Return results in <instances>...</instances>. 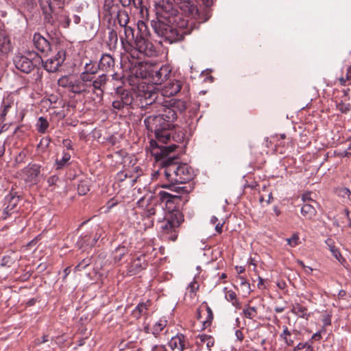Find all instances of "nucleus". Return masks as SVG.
Returning a JSON list of instances; mask_svg holds the SVG:
<instances>
[{"label":"nucleus","mask_w":351,"mask_h":351,"mask_svg":"<svg viewBox=\"0 0 351 351\" xmlns=\"http://www.w3.org/2000/svg\"><path fill=\"white\" fill-rule=\"evenodd\" d=\"M158 106L160 113L146 117L144 123L149 131L154 133L156 139L167 142L171 138L170 130L174 128L178 118L177 112H184L186 109V104L181 99H170Z\"/></svg>","instance_id":"obj_3"},{"label":"nucleus","mask_w":351,"mask_h":351,"mask_svg":"<svg viewBox=\"0 0 351 351\" xmlns=\"http://www.w3.org/2000/svg\"><path fill=\"white\" fill-rule=\"evenodd\" d=\"M328 245L329 250L331 252L333 256L342 265H344L346 263V259L342 256L339 249L334 245V241L332 239H327L325 241Z\"/></svg>","instance_id":"obj_24"},{"label":"nucleus","mask_w":351,"mask_h":351,"mask_svg":"<svg viewBox=\"0 0 351 351\" xmlns=\"http://www.w3.org/2000/svg\"><path fill=\"white\" fill-rule=\"evenodd\" d=\"M245 317L252 319L257 315V308L246 305L243 311Z\"/></svg>","instance_id":"obj_33"},{"label":"nucleus","mask_w":351,"mask_h":351,"mask_svg":"<svg viewBox=\"0 0 351 351\" xmlns=\"http://www.w3.org/2000/svg\"><path fill=\"white\" fill-rule=\"evenodd\" d=\"M32 42L37 51L43 53H47L51 49V44L47 38L40 33L36 32L34 34Z\"/></svg>","instance_id":"obj_18"},{"label":"nucleus","mask_w":351,"mask_h":351,"mask_svg":"<svg viewBox=\"0 0 351 351\" xmlns=\"http://www.w3.org/2000/svg\"><path fill=\"white\" fill-rule=\"evenodd\" d=\"M171 130H170V133L171 134ZM185 138V134L184 133L182 132V131H180L178 132L177 134H175L174 135L171 136V138L169 141H168L167 142H162V141H160L157 139V141L160 143H165V144H167V143H170L171 141V139L176 142V143H180V142H182L184 141Z\"/></svg>","instance_id":"obj_36"},{"label":"nucleus","mask_w":351,"mask_h":351,"mask_svg":"<svg viewBox=\"0 0 351 351\" xmlns=\"http://www.w3.org/2000/svg\"><path fill=\"white\" fill-rule=\"evenodd\" d=\"M274 311L278 313H282L285 311V308L282 306H276V307H275Z\"/></svg>","instance_id":"obj_62"},{"label":"nucleus","mask_w":351,"mask_h":351,"mask_svg":"<svg viewBox=\"0 0 351 351\" xmlns=\"http://www.w3.org/2000/svg\"><path fill=\"white\" fill-rule=\"evenodd\" d=\"M198 338L199 339V340L202 343H205L206 344V347L209 350H211V348L215 344V339L210 335H205V334L199 335H198Z\"/></svg>","instance_id":"obj_34"},{"label":"nucleus","mask_w":351,"mask_h":351,"mask_svg":"<svg viewBox=\"0 0 351 351\" xmlns=\"http://www.w3.org/2000/svg\"><path fill=\"white\" fill-rule=\"evenodd\" d=\"M50 142L51 138L49 136L43 137L38 145V149H41L43 152L45 151L49 147Z\"/></svg>","instance_id":"obj_41"},{"label":"nucleus","mask_w":351,"mask_h":351,"mask_svg":"<svg viewBox=\"0 0 351 351\" xmlns=\"http://www.w3.org/2000/svg\"><path fill=\"white\" fill-rule=\"evenodd\" d=\"M13 62L16 69L24 73H31L36 66L33 60L21 53L14 56Z\"/></svg>","instance_id":"obj_14"},{"label":"nucleus","mask_w":351,"mask_h":351,"mask_svg":"<svg viewBox=\"0 0 351 351\" xmlns=\"http://www.w3.org/2000/svg\"><path fill=\"white\" fill-rule=\"evenodd\" d=\"M26 156V154L24 152H21L18 156L16 157V160L18 162H23L24 158Z\"/></svg>","instance_id":"obj_51"},{"label":"nucleus","mask_w":351,"mask_h":351,"mask_svg":"<svg viewBox=\"0 0 351 351\" xmlns=\"http://www.w3.org/2000/svg\"><path fill=\"white\" fill-rule=\"evenodd\" d=\"M90 264V259L84 258L75 267V271H82L86 268Z\"/></svg>","instance_id":"obj_44"},{"label":"nucleus","mask_w":351,"mask_h":351,"mask_svg":"<svg viewBox=\"0 0 351 351\" xmlns=\"http://www.w3.org/2000/svg\"><path fill=\"white\" fill-rule=\"evenodd\" d=\"M150 146L152 155L162 167L160 171H163L166 179L170 182L162 185V188L168 189L170 191L176 193L160 191L158 194L160 200L165 202L167 205L171 203L178 204L180 200V194L187 193L188 190L186 186L178 185L191 180L194 176L193 170L186 163L178 164L176 161L177 158L169 156L178 147L176 144L159 145L156 142L152 141Z\"/></svg>","instance_id":"obj_1"},{"label":"nucleus","mask_w":351,"mask_h":351,"mask_svg":"<svg viewBox=\"0 0 351 351\" xmlns=\"http://www.w3.org/2000/svg\"><path fill=\"white\" fill-rule=\"evenodd\" d=\"M109 39H110V40L112 43V42H114V43H117V32L114 30H111L109 32Z\"/></svg>","instance_id":"obj_49"},{"label":"nucleus","mask_w":351,"mask_h":351,"mask_svg":"<svg viewBox=\"0 0 351 351\" xmlns=\"http://www.w3.org/2000/svg\"><path fill=\"white\" fill-rule=\"evenodd\" d=\"M311 194L310 193H304L302 195V200L303 202V204L304 203H314L315 204V201H314L313 199H312L310 197Z\"/></svg>","instance_id":"obj_47"},{"label":"nucleus","mask_w":351,"mask_h":351,"mask_svg":"<svg viewBox=\"0 0 351 351\" xmlns=\"http://www.w3.org/2000/svg\"><path fill=\"white\" fill-rule=\"evenodd\" d=\"M346 80H351V65L347 69Z\"/></svg>","instance_id":"obj_59"},{"label":"nucleus","mask_w":351,"mask_h":351,"mask_svg":"<svg viewBox=\"0 0 351 351\" xmlns=\"http://www.w3.org/2000/svg\"><path fill=\"white\" fill-rule=\"evenodd\" d=\"M298 239H299L298 236L296 234H294L292 237L287 239V242L290 246L295 247L298 245Z\"/></svg>","instance_id":"obj_46"},{"label":"nucleus","mask_w":351,"mask_h":351,"mask_svg":"<svg viewBox=\"0 0 351 351\" xmlns=\"http://www.w3.org/2000/svg\"><path fill=\"white\" fill-rule=\"evenodd\" d=\"M20 195L16 191H10L4 198V209L2 217L5 219L18 211Z\"/></svg>","instance_id":"obj_13"},{"label":"nucleus","mask_w":351,"mask_h":351,"mask_svg":"<svg viewBox=\"0 0 351 351\" xmlns=\"http://www.w3.org/2000/svg\"><path fill=\"white\" fill-rule=\"evenodd\" d=\"M127 252L128 249L125 246L117 247L113 252V259L114 262H119Z\"/></svg>","instance_id":"obj_32"},{"label":"nucleus","mask_w":351,"mask_h":351,"mask_svg":"<svg viewBox=\"0 0 351 351\" xmlns=\"http://www.w3.org/2000/svg\"><path fill=\"white\" fill-rule=\"evenodd\" d=\"M70 272H71L70 267H67L64 269V280L67 277V276L70 274Z\"/></svg>","instance_id":"obj_57"},{"label":"nucleus","mask_w":351,"mask_h":351,"mask_svg":"<svg viewBox=\"0 0 351 351\" xmlns=\"http://www.w3.org/2000/svg\"><path fill=\"white\" fill-rule=\"evenodd\" d=\"M308 346V343H298L294 348V350H302L304 348H307Z\"/></svg>","instance_id":"obj_52"},{"label":"nucleus","mask_w":351,"mask_h":351,"mask_svg":"<svg viewBox=\"0 0 351 351\" xmlns=\"http://www.w3.org/2000/svg\"><path fill=\"white\" fill-rule=\"evenodd\" d=\"M223 223H217L215 226V230L218 232V233H221L222 232V228H223Z\"/></svg>","instance_id":"obj_56"},{"label":"nucleus","mask_w":351,"mask_h":351,"mask_svg":"<svg viewBox=\"0 0 351 351\" xmlns=\"http://www.w3.org/2000/svg\"><path fill=\"white\" fill-rule=\"evenodd\" d=\"M337 193L339 197L351 200V191L348 188H339L337 190Z\"/></svg>","instance_id":"obj_38"},{"label":"nucleus","mask_w":351,"mask_h":351,"mask_svg":"<svg viewBox=\"0 0 351 351\" xmlns=\"http://www.w3.org/2000/svg\"><path fill=\"white\" fill-rule=\"evenodd\" d=\"M45 22L51 25L68 28L71 19L62 9L64 0H38Z\"/></svg>","instance_id":"obj_5"},{"label":"nucleus","mask_w":351,"mask_h":351,"mask_svg":"<svg viewBox=\"0 0 351 351\" xmlns=\"http://www.w3.org/2000/svg\"><path fill=\"white\" fill-rule=\"evenodd\" d=\"M283 332L280 335V337L284 340L287 346H291L293 344V340H288V336H291V333L287 326H283Z\"/></svg>","instance_id":"obj_37"},{"label":"nucleus","mask_w":351,"mask_h":351,"mask_svg":"<svg viewBox=\"0 0 351 351\" xmlns=\"http://www.w3.org/2000/svg\"><path fill=\"white\" fill-rule=\"evenodd\" d=\"M21 176L26 182L36 184L44 176V168L38 164H29L22 169Z\"/></svg>","instance_id":"obj_11"},{"label":"nucleus","mask_w":351,"mask_h":351,"mask_svg":"<svg viewBox=\"0 0 351 351\" xmlns=\"http://www.w3.org/2000/svg\"><path fill=\"white\" fill-rule=\"evenodd\" d=\"M206 313H207L206 319V320L202 321L203 325L205 328L208 327L210 325L211 322L213 319V311L208 306H206Z\"/></svg>","instance_id":"obj_40"},{"label":"nucleus","mask_w":351,"mask_h":351,"mask_svg":"<svg viewBox=\"0 0 351 351\" xmlns=\"http://www.w3.org/2000/svg\"><path fill=\"white\" fill-rule=\"evenodd\" d=\"M184 84L182 80H172L167 82L160 91H156L155 87L152 84H142L136 95V101L141 108L147 109L148 106L155 108L158 104L167 102L165 97L176 95L180 90Z\"/></svg>","instance_id":"obj_4"},{"label":"nucleus","mask_w":351,"mask_h":351,"mask_svg":"<svg viewBox=\"0 0 351 351\" xmlns=\"http://www.w3.org/2000/svg\"><path fill=\"white\" fill-rule=\"evenodd\" d=\"M151 25L158 36L169 43L183 40L196 27L193 21L184 18L167 0L156 3V19L152 20Z\"/></svg>","instance_id":"obj_2"},{"label":"nucleus","mask_w":351,"mask_h":351,"mask_svg":"<svg viewBox=\"0 0 351 351\" xmlns=\"http://www.w3.org/2000/svg\"><path fill=\"white\" fill-rule=\"evenodd\" d=\"M157 221L162 235L175 241L178 238V228L184 221V215L180 210L172 208V210L167 212L162 219L158 217Z\"/></svg>","instance_id":"obj_6"},{"label":"nucleus","mask_w":351,"mask_h":351,"mask_svg":"<svg viewBox=\"0 0 351 351\" xmlns=\"http://www.w3.org/2000/svg\"><path fill=\"white\" fill-rule=\"evenodd\" d=\"M235 336L237 337V339L240 341H241L243 339V332L240 330H237L235 331Z\"/></svg>","instance_id":"obj_53"},{"label":"nucleus","mask_w":351,"mask_h":351,"mask_svg":"<svg viewBox=\"0 0 351 351\" xmlns=\"http://www.w3.org/2000/svg\"><path fill=\"white\" fill-rule=\"evenodd\" d=\"M169 346L172 351H184L189 347V342L186 336L179 333L171 337Z\"/></svg>","instance_id":"obj_17"},{"label":"nucleus","mask_w":351,"mask_h":351,"mask_svg":"<svg viewBox=\"0 0 351 351\" xmlns=\"http://www.w3.org/2000/svg\"><path fill=\"white\" fill-rule=\"evenodd\" d=\"M197 283L196 282H191L190 284V287L191 289V291H195L196 289H198V286H196Z\"/></svg>","instance_id":"obj_60"},{"label":"nucleus","mask_w":351,"mask_h":351,"mask_svg":"<svg viewBox=\"0 0 351 351\" xmlns=\"http://www.w3.org/2000/svg\"><path fill=\"white\" fill-rule=\"evenodd\" d=\"M64 145L67 149H72V143L70 140L64 141Z\"/></svg>","instance_id":"obj_54"},{"label":"nucleus","mask_w":351,"mask_h":351,"mask_svg":"<svg viewBox=\"0 0 351 351\" xmlns=\"http://www.w3.org/2000/svg\"><path fill=\"white\" fill-rule=\"evenodd\" d=\"M336 108L341 112L346 114L351 110V105L349 103L340 102L337 104Z\"/></svg>","instance_id":"obj_39"},{"label":"nucleus","mask_w":351,"mask_h":351,"mask_svg":"<svg viewBox=\"0 0 351 351\" xmlns=\"http://www.w3.org/2000/svg\"><path fill=\"white\" fill-rule=\"evenodd\" d=\"M156 214V208L155 206L148 207L145 211L144 215L147 217H151Z\"/></svg>","instance_id":"obj_45"},{"label":"nucleus","mask_w":351,"mask_h":351,"mask_svg":"<svg viewBox=\"0 0 351 351\" xmlns=\"http://www.w3.org/2000/svg\"><path fill=\"white\" fill-rule=\"evenodd\" d=\"M147 266L145 255H141L134 259L129 265L128 274L130 276H134L144 269Z\"/></svg>","instance_id":"obj_19"},{"label":"nucleus","mask_w":351,"mask_h":351,"mask_svg":"<svg viewBox=\"0 0 351 351\" xmlns=\"http://www.w3.org/2000/svg\"><path fill=\"white\" fill-rule=\"evenodd\" d=\"M312 339L315 340H319L321 339V335L319 332H316L312 336Z\"/></svg>","instance_id":"obj_61"},{"label":"nucleus","mask_w":351,"mask_h":351,"mask_svg":"<svg viewBox=\"0 0 351 351\" xmlns=\"http://www.w3.org/2000/svg\"><path fill=\"white\" fill-rule=\"evenodd\" d=\"M138 34L136 37L149 38L150 32L147 25L143 21H139L137 23Z\"/></svg>","instance_id":"obj_29"},{"label":"nucleus","mask_w":351,"mask_h":351,"mask_svg":"<svg viewBox=\"0 0 351 351\" xmlns=\"http://www.w3.org/2000/svg\"><path fill=\"white\" fill-rule=\"evenodd\" d=\"M297 262H298V263L300 266H302V267H304V268H306V269H309V271H313L312 268H311V267H306V266L304 265V262H303V261L298 260Z\"/></svg>","instance_id":"obj_58"},{"label":"nucleus","mask_w":351,"mask_h":351,"mask_svg":"<svg viewBox=\"0 0 351 351\" xmlns=\"http://www.w3.org/2000/svg\"><path fill=\"white\" fill-rule=\"evenodd\" d=\"M124 37L122 35H120V38L121 42L123 43L124 40L128 43H130L132 41H134V29L130 27L124 25L123 27Z\"/></svg>","instance_id":"obj_27"},{"label":"nucleus","mask_w":351,"mask_h":351,"mask_svg":"<svg viewBox=\"0 0 351 351\" xmlns=\"http://www.w3.org/2000/svg\"><path fill=\"white\" fill-rule=\"evenodd\" d=\"M5 153V147L3 145H0V157L3 156Z\"/></svg>","instance_id":"obj_64"},{"label":"nucleus","mask_w":351,"mask_h":351,"mask_svg":"<svg viewBox=\"0 0 351 351\" xmlns=\"http://www.w3.org/2000/svg\"><path fill=\"white\" fill-rule=\"evenodd\" d=\"M66 56V51L60 49L54 56L47 58L45 61L42 60L43 66L49 73L56 72L65 61Z\"/></svg>","instance_id":"obj_12"},{"label":"nucleus","mask_w":351,"mask_h":351,"mask_svg":"<svg viewBox=\"0 0 351 351\" xmlns=\"http://www.w3.org/2000/svg\"><path fill=\"white\" fill-rule=\"evenodd\" d=\"M73 21L75 24L77 25L80 23L81 18L80 16L74 14L73 16Z\"/></svg>","instance_id":"obj_55"},{"label":"nucleus","mask_w":351,"mask_h":351,"mask_svg":"<svg viewBox=\"0 0 351 351\" xmlns=\"http://www.w3.org/2000/svg\"><path fill=\"white\" fill-rule=\"evenodd\" d=\"M85 70L81 74L86 75L88 79V86L93 90L97 97L101 99L104 95V89L108 81V77L106 74H101L97 77H95V74L97 73L98 66H95L90 63H86L84 67Z\"/></svg>","instance_id":"obj_8"},{"label":"nucleus","mask_w":351,"mask_h":351,"mask_svg":"<svg viewBox=\"0 0 351 351\" xmlns=\"http://www.w3.org/2000/svg\"><path fill=\"white\" fill-rule=\"evenodd\" d=\"M291 312L299 317L308 319L311 313H308V308L300 303H295L293 305Z\"/></svg>","instance_id":"obj_25"},{"label":"nucleus","mask_w":351,"mask_h":351,"mask_svg":"<svg viewBox=\"0 0 351 351\" xmlns=\"http://www.w3.org/2000/svg\"><path fill=\"white\" fill-rule=\"evenodd\" d=\"M224 291L226 293V299L228 302H230L232 304L237 308H241V303L238 300L235 292L233 291L232 290H228L227 288H224Z\"/></svg>","instance_id":"obj_28"},{"label":"nucleus","mask_w":351,"mask_h":351,"mask_svg":"<svg viewBox=\"0 0 351 351\" xmlns=\"http://www.w3.org/2000/svg\"><path fill=\"white\" fill-rule=\"evenodd\" d=\"M134 45L138 51L146 56L152 57L156 54V49L154 45L149 40V38L136 37Z\"/></svg>","instance_id":"obj_15"},{"label":"nucleus","mask_w":351,"mask_h":351,"mask_svg":"<svg viewBox=\"0 0 351 351\" xmlns=\"http://www.w3.org/2000/svg\"><path fill=\"white\" fill-rule=\"evenodd\" d=\"M48 341V336L47 335H43V337H42V341H40L39 340H38V343H45Z\"/></svg>","instance_id":"obj_63"},{"label":"nucleus","mask_w":351,"mask_h":351,"mask_svg":"<svg viewBox=\"0 0 351 351\" xmlns=\"http://www.w3.org/2000/svg\"><path fill=\"white\" fill-rule=\"evenodd\" d=\"M239 279L241 280L240 285L243 288V291L246 294H250L251 293L250 285V283L243 277L240 276Z\"/></svg>","instance_id":"obj_43"},{"label":"nucleus","mask_w":351,"mask_h":351,"mask_svg":"<svg viewBox=\"0 0 351 351\" xmlns=\"http://www.w3.org/2000/svg\"><path fill=\"white\" fill-rule=\"evenodd\" d=\"M152 351H167V350L165 346L156 345L152 348Z\"/></svg>","instance_id":"obj_50"},{"label":"nucleus","mask_w":351,"mask_h":351,"mask_svg":"<svg viewBox=\"0 0 351 351\" xmlns=\"http://www.w3.org/2000/svg\"><path fill=\"white\" fill-rule=\"evenodd\" d=\"M322 322L324 326H330L331 324V316L329 314H326L323 317Z\"/></svg>","instance_id":"obj_48"},{"label":"nucleus","mask_w":351,"mask_h":351,"mask_svg":"<svg viewBox=\"0 0 351 351\" xmlns=\"http://www.w3.org/2000/svg\"><path fill=\"white\" fill-rule=\"evenodd\" d=\"M141 69L145 72V73H141V77H149L154 84H161L169 77L171 73V68L167 64L158 68L146 62L145 64H141Z\"/></svg>","instance_id":"obj_9"},{"label":"nucleus","mask_w":351,"mask_h":351,"mask_svg":"<svg viewBox=\"0 0 351 351\" xmlns=\"http://www.w3.org/2000/svg\"><path fill=\"white\" fill-rule=\"evenodd\" d=\"M89 186L86 182H82L78 184L77 192L79 195H84L89 191Z\"/></svg>","instance_id":"obj_42"},{"label":"nucleus","mask_w":351,"mask_h":351,"mask_svg":"<svg viewBox=\"0 0 351 351\" xmlns=\"http://www.w3.org/2000/svg\"><path fill=\"white\" fill-rule=\"evenodd\" d=\"M151 302L147 300L146 302L139 303L134 310V314L135 316L139 317L143 314H145L147 310L150 306Z\"/></svg>","instance_id":"obj_31"},{"label":"nucleus","mask_w":351,"mask_h":351,"mask_svg":"<svg viewBox=\"0 0 351 351\" xmlns=\"http://www.w3.org/2000/svg\"><path fill=\"white\" fill-rule=\"evenodd\" d=\"M49 125V124L48 121L43 117H40L38 118L36 125L38 132L41 134H45L47 132Z\"/></svg>","instance_id":"obj_30"},{"label":"nucleus","mask_w":351,"mask_h":351,"mask_svg":"<svg viewBox=\"0 0 351 351\" xmlns=\"http://www.w3.org/2000/svg\"><path fill=\"white\" fill-rule=\"evenodd\" d=\"M142 84L139 85L137 90L135 92L134 95L128 90L118 89L116 95V99L112 102V107L117 110H121L125 106H130L134 103L139 108H141L137 102L136 95L138 92V88Z\"/></svg>","instance_id":"obj_10"},{"label":"nucleus","mask_w":351,"mask_h":351,"mask_svg":"<svg viewBox=\"0 0 351 351\" xmlns=\"http://www.w3.org/2000/svg\"><path fill=\"white\" fill-rule=\"evenodd\" d=\"M114 66V60L110 54H104L99 60L98 67L106 72L110 71Z\"/></svg>","instance_id":"obj_22"},{"label":"nucleus","mask_w":351,"mask_h":351,"mask_svg":"<svg viewBox=\"0 0 351 351\" xmlns=\"http://www.w3.org/2000/svg\"><path fill=\"white\" fill-rule=\"evenodd\" d=\"M58 85L76 95L93 93L88 86V79L84 74L62 76L58 80Z\"/></svg>","instance_id":"obj_7"},{"label":"nucleus","mask_w":351,"mask_h":351,"mask_svg":"<svg viewBox=\"0 0 351 351\" xmlns=\"http://www.w3.org/2000/svg\"><path fill=\"white\" fill-rule=\"evenodd\" d=\"M17 112V104L11 96L4 97L1 106L0 112V122L2 123L5 120V117L9 112Z\"/></svg>","instance_id":"obj_16"},{"label":"nucleus","mask_w":351,"mask_h":351,"mask_svg":"<svg viewBox=\"0 0 351 351\" xmlns=\"http://www.w3.org/2000/svg\"><path fill=\"white\" fill-rule=\"evenodd\" d=\"M12 50L10 37L6 32L0 27V56L8 54Z\"/></svg>","instance_id":"obj_21"},{"label":"nucleus","mask_w":351,"mask_h":351,"mask_svg":"<svg viewBox=\"0 0 351 351\" xmlns=\"http://www.w3.org/2000/svg\"><path fill=\"white\" fill-rule=\"evenodd\" d=\"M313 203H304L301 207V213L306 219H311L316 215L317 211Z\"/></svg>","instance_id":"obj_26"},{"label":"nucleus","mask_w":351,"mask_h":351,"mask_svg":"<svg viewBox=\"0 0 351 351\" xmlns=\"http://www.w3.org/2000/svg\"><path fill=\"white\" fill-rule=\"evenodd\" d=\"M101 232H102V230L100 228H98V230L95 234V236L94 237V238L93 239H90V237L88 234L81 236L78 239L77 241L76 242V246L79 249H82L86 247H92L93 246L95 245L97 241L100 238V237L101 235Z\"/></svg>","instance_id":"obj_20"},{"label":"nucleus","mask_w":351,"mask_h":351,"mask_svg":"<svg viewBox=\"0 0 351 351\" xmlns=\"http://www.w3.org/2000/svg\"><path fill=\"white\" fill-rule=\"evenodd\" d=\"M70 160L71 154L67 151L63 150L62 155L57 156L54 163V167L56 170L62 169L69 165Z\"/></svg>","instance_id":"obj_23"},{"label":"nucleus","mask_w":351,"mask_h":351,"mask_svg":"<svg viewBox=\"0 0 351 351\" xmlns=\"http://www.w3.org/2000/svg\"><path fill=\"white\" fill-rule=\"evenodd\" d=\"M166 325V320L160 319L154 325L152 328V333L156 337L164 329Z\"/></svg>","instance_id":"obj_35"}]
</instances>
